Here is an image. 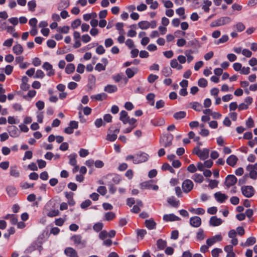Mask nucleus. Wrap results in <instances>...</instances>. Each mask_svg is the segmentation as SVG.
Wrapping results in <instances>:
<instances>
[{
	"label": "nucleus",
	"mask_w": 257,
	"mask_h": 257,
	"mask_svg": "<svg viewBox=\"0 0 257 257\" xmlns=\"http://www.w3.org/2000/svg\"><path fill=\"white\" fill-rule=\"evenodd\" d=\"M209 149L204 148L200 150L199 147H195L193 151V153L197 155L201 160H204L209 157Z\"/></svg>",
	"instance_id": "nucleus-1"
},
{
	"label": "nucleus",
	"mask_w": 257,
	"mask_h": 257,
	"mask_svg": "<svg viewBox=\"0 0 257 257\" xmlns=\"http://www.w3.org/2000/svg\"><path fill=\"white\" fill-rule=\"evenodd\" d=\"M231 21V19L229 17H222L211 22L210 24L211 27H216L224 26L229 24Z\"/></svg>",
	"instance_id": "nucleus-2"
},
{
	"label": "nucleus",
	"mask_w": 257,
	"mask_h": 257,
	"mask_svg": "<svg viewBox=\"0 0 257 257\" xmlns=\"http://www.w3.org/2000/svg\"><path fill=\"white\" fill-rule=\"evenodd\" d=\"M71 240L74 244L79 248H84L86 246L87 241L82 238L80 235H74L71 237Z\"/></svg>",
	"instance_id": "nucleus-3"
},
{
	"label": "nucleus",
	"mask_w": 257,
	"mask_h": 257,
	"mask_svg": "<svg viewBox=\"0 0 257 257\" xmlns=\"http://www.w3.org/2000/svg\"><path fill=\"white\" fill-rule=\"evenodd\" d=\"M241 193L243 196L247 198H250L253 196L255 190L251 186H243L241 187Z\"/></svg>",
	"instance_id": "nucleus-4"
},
{
	"label": "nucleus",
	"mask_w": 257,
	"mask_h": 257,
	"mask_svg": "<svg viewBox=\"0 0 257 257\" xmlns=\"http://www.w3.org/2000/svg\"><path fill=\"white\" fill-rule=\"evenodd\" d=\"M112 126L110 127L108 130V133L106 136V139L110 142H113L117 139V135L119 132V128H115L113 130Z\"/></svg>",
	"instance_id": "nucleus-5"
},
{
	"label": "nucleus",
	"mask_w": 257,
	"mask_h": 257,
	"mask_svg": "<svg viewBox=\"0 0 257 257\" xmlns=\"http://www.w3.org/2000/svg\"><path fill=\"white\" fill-rule=\"evenodd\" d=\"M246 169L249 172V177L250 178L255 180L257 178V163L254 164L248 165Z\"/></svg>",
	"instance_id": "nucleus-6"
},
{
	"label": "nucleus",
	"mask_w": 257,
	"mask_h": 257,
	"mask_svg": "<svg viewBox=\"0 0 257 257\" xmlns=\"http://www.w3.org/2000/svg\"><path fill=\"white\" fill-rule=\"evenodd\" d=\"M148 155L145 153L137 154L135 155V158L134 159V163L137 164L145 162L148 160Z\"/></svg>",
	"instance_id": "nucleus-7"
},
{
	"label": "nucleus",
	"mask_w": 257,
	"mask_h": 257,
	"mask_svg": "<svg viewBox=\"0 0 257 257\" xmlns=\"http://www.w3.org/2000/svg\"><path fill=\"white\" fill-rule=\"evenodd\" d=\"M193 183L189 179H186L183 181L182 184V188L184 192L187 193L193 188Z\"/></svg>",
	"instance_id": "nucleus-8"
},
{
	"label": "nucleus",
	"mask_w": 257,
	"mask_h": 257,
	"mask_svg": "<svg viewBox=\"0 0 257 257\" xmlns=\"http://www.w3.org/2000/svg\"><path fill=\"white\" fill-rule=\"evenodd\" d=\"M9 172L10 175L13 178H18L21 176L20 170L16 165H12L10 167Z\"/></svg>",
	"instance_id": "nucleus-9"
},
{
	"label": "nucleus",
	"mask_w": 257,
	"mask_h": 257,
	"mask_svg": "<svg viewBox=\"0 0 257 257\" xmlns=\"http://www.w3.org/2000/svg\"><path fill=\"white\" fill-rule=\"evenodd\" d=\"M152 181L150 180L145 181L141 184V187L142 189H152L154 190H157L159 189L158 186L156 185H153L152 184Z\"/></svg>",
	"instance_id": "nucleus-10"
},
{
	"label": "nucleus",
	"mask_w": 257,
	"mask_h": 257,
	"mask_svg": "<svg viewBox=\"0 0 257 257\" xmlns=\"http://www.w3.org/2000/svg\"><path fill=\"white\" fill-rule=\"evenodd\" d=\"M222 239V236L220 234H217L207 239L206 244L208 246H210L215 242L221 241Z\"/></svg>",
	"instance_id": "nucleus-11"
},
{
	"label": "nucleus",
	"mask_w": 257,
	"mask_h": 257,
	"mask_svg": "<svg viewBox=\"0 0 257 257\" xmlns=\"http://www.w3.org/2000/svg\"><path fill=\"white\" fill-rule=\"evenodd\" d=\"M237 182V178L233 175H228L225 179V184L227 187L234 185Z\"/></svg>",
	"instance_id": "nucleus-12"
},
{
	"label": "nucleus",
	"mask_w": 257,
	"mask_h": 257,
	"mask_svg": "<svg viewBox=\"0 0 257 257\" xmlns=\"http://www.w3.org/2000/svg\"><path fill=\"white\" fill-rule=\"evenodd\" d=\"M8 131L11 137L16 138L19 136L20 132L17 126L11 125L8 127Z\"/></svg>",
	"instance_id": "nucleus-13"
},
{
	"label": "nucleus",
	"mask_w": 257,
	"mask_h": 257,
	"mask_svg": "<svg viewBox=\"0 0 257 257\" xmlns=\"http://www.w3.org/2000/svg\"><path fill=\"white\" fill-rule=\"evenodd\" d=\"M173 136L165 137L160 139V143L165 147H168L172 145V140Z\"/></svg>",
	"instance_id": "nucleus-14"
},
{
	"label": "nucleus",
	"mask_w": 257,
	"mask_h": 257,
	"mask_svg": "<svg viewBox=\"0 0 257 257\" xmlns=\"http://www.w3.org/2000/svg\"><path fill=\"white\" fill-rule=\"evenodd\" d=\"M190 223L193 227H198L201 224V219L198 216L192 217L190 219Z\"/></svg>",
	"instance_id": "nucleus-15"
},
{
	"label": "nucleus",
	"mask_w": 257,
	"mask_h": 257,
	"mask_svg": "<svg viewBox=\"0 0 257 257\" xmlns=\"http://www.w3.org/2000/svg\"><path fill=\"white\" fill-rule=\"evenodd\" d=\"M223 221L221 218H217L216 216H212L209 220L210 225L212 226H219L222 224Z\"/></svg>",
	"instance_id": "nucleus-16"
},
{
	"label": "nucleus",
	"mask_w": 257,
	"mask_h": 257,
	"mask_svg": "<svg viewBox=\"0 0 257 257\" xmlns=\"http://www.w3.org/2000/svg\"><path fill=\"white\" fill-rule=\"evenodd\" d=\"M214 195L216 200L219 203H223L228 198L227 195L220 192L215 193Z\"/></svg>",
	"instance_id": "nucleus-17"
},
{
	"label": "nucleus",
	"mask_w": 257,
	"mask_h": 257,
	"mask_svg": "<svg viewBox=\"0 0 257 257\" xmlns=\"http://www.w3.org/2000/svg\"><path fill=\"white\" fill-rule=\"evenodd\" d=\"M44 69L48 71L47 75L51 76L54 74V70L52 68V65L48 62H45L43 65Z\"/></svg>",
	"instance_id": "nucleus-18"
},
{
	"label": "nucleus",
	"mask_w": 257,
	"mask_h": 257,
	"mask_svg": "<svg viewBox=\"0 0 257 257\" xmlns=\"http://www.w3.org/2000/svg\"><path fill=\"white\" fill-rule=\"evenodd\" d=\"M237 161V157L234 155H231L229 156L227 159L226 163L228 165L231 167H233L236 165Z\"/></svg>",
	"instance_id": "nucleus-19"
},
{
	"label": "nucleus",
	"mask_w": 257,
	"mask_h": 257,
	"mask_svg": "<svg viewBox=\"0 0 257 257\" xmlns=\"http://www.w3.org/2000/svg\"><path fill=\"white\" fill-rule=\"evenodd\" d=\"M65 253L69 257H78L76 251L72 247H67L65 249Z\"/></svg>",
	"instance_id": "nucleus-20"
},
{
	"label": "nucleus",
	"mask_w": 257,
	"mask_h": 257,
	"mask_svg": "<svg viewBox=\"0 0 257 257\" xmlns=\"http://www.w3.org/2000/svg\"><path fill=\"white\" fill-rule=\"evenodd\" d=\"M70 5L69 0H61L58 4L57 9L58 11H62L67 8Z\"/></svg>",
	"instance_id": "nucleus-21"
},
{
	"label": "nucleus",
	"mask_w": 257,
	"mask_h": 257,
	"mask_svg": "<svg viewBox=\"0 0 257 257\" xmlns=\"http://www.w3.org/2000/svg\"><path fill=\"white\" fill-rule=\"evenodd\" d=\"M163 219L166 221H173L180 220V218L173 214H165L163 216Z\"/></svg>",
	"instance_id": "nucleus-22"
},
{
	"label": "nucleus",
	"mask_w": 257,
	"mask_h": 257,
	"mask_svg": "<svg viewBox=\"0 0 257 257\" xmlns=\"http://www.w3.org/2000/svg\"><path fill=\"white\" fill-rule=\"evenodd\" d=\"M23 48L20 44H17L13 47V51L17 55H21L23 52Z\"/></svg>",
	"instance_id": "nucleus-23"
},
{
	"label": "nucleus",
	"mask_w": 257,
	"mask_h": 257,
	"mask_svg": "<svg viewBox=\"0 0 257 257\" xmlns=\"http://www.w3.org/2000/svg\"><path fill=\"white\" fill-rule=\"evenodd\" d=\"M8 194L10 197L15 196L17 194L16 188L13 186H8L6 188Z\"/></svg>",
	"instance_id": "nucleus-24"
},
{
	"label": "nucleus",
	"mask_w": 257,
	"mask_h": 257,
	"mask_svg": "<svg viewBox=\"0 0 257 257\" xmlns=\"http://www.w3.org/2000/svg\"><path fill=\"white\" fill-rule=\"evenodd\" d=\"M112 78L115 82H118L121 80H123L125 83L127 82V79L121 74L118 73L116 75H113Z\"/></svg>",
	"instance_id": "nucleus-25"
},
{
	"label": "nucleus",
	"mask_w": 257,
	"mask_h": 257,
	"mask_svg": "<svg viewBox=\"0 0 257 257\" xmlns=\"http://www.w3.org/2000/svg\"><path fill=\"white\" fill-rule=\"evenodd\" d=\"M196 238L198 241L203 240L205 238V232L203 229L200 228L198 229L196 232Z\"/></svg>",
	"instance_id": "nucleus-26"
},
{
	"label": "nucleus",
	"mask_w": 257,
	"mask_h": 257,
	"mask_svg": "<svg viewBox=\"0 0 257 257\" xmlns=\"http://www.w3.org/2000/svg\"><path fill=\"white\" fill-rule=\"evenodd\" d=\"M168 203L174 207H177L179 205V201L176 200L174 196L169 197L167 199Z\"/></svg>",
	"instance_id": "nucleus-27"
},
{
	"label": "nucleus",
	"mask_w": 257,
	"mask_h": 257,
	"mask_svg": "<svg viewBox=\"0 0 257 257\" xmlns=\"http://www.w3.org/2000/svg\"><path fill=\"white\" fill-rule=\"evenodd\" d=\"M117 90V86L115 85H107L104 88V91L111 93Z\"/></svg>",
	"instance_id": "nucleus-28"
},
{
	"label": "nucleus",
	"mask_w": 257,
	"mask_h": 257,
	"mask_svg": "<svg viewBox=\"0 0 257 257\" xmlns=\"http://www.w3.org/2000/svg\"><path fill=\"white\" fill-rule=\"evenodd\" d=\"M138 26L142 30H146L150 27L151 23L148 21H143L138 23Z\"/></svg>",
	"instance_id": "nucleus-29"
},
{
	"label": "nucleus",
	"mask_w": 257,
	"mask_h": 257,
	"mask_svg": "<svg viewBox=\"0 0 257 257\" xmlns=\"http://www.w3.org/2000/svg\"><path fill=\"white\" fill-rule=\"evenodd\" d=\"M192 179L196 183H201L203 181L204 178L203 176L200 174H194L192 177Z\"/></svg>",
	"instance_id": "nucleus-30"
},
{
	"label": "nucleus",
	"mask_w": 257,
	"mask_h": 257,
	"mask_svg": "<svg viewBox=\"0 0 257 257\" xmlns=\"http://www.w3.org/2000/svg\"><path fill=\"white\" fill-rule=\"evenodd\" d=\"M186 113L184 111H180L174 113L173 117L175 119H181L186 116Z\"/></svg>",
	"instance_id": "nucleus-31"
},
{
	"label": "nucleus",
	"mask_w": 257,
	"mask_h": 257,
	"mask_svg": "<svg viewBox=\"0 0 257 257\" xmlns=\"http://www.w3.org/2000/svg\"><path fill=\"white\" fill-rule=\"evenodd\" d=\"M156 223L153 219H148L145 221L146 226L149 229H153L155 228Z\"/></svg>",
	"instance_id": "nucleus-32"
},
{
	"label": "nucleus",
	"mask_w": 257,
	"mask_h": 257,
	"mask_svg": "<svg viewBox=\"0 0 257 257\" xmlns=\"http://www.w3.org/2000/svg\"><path fill=\"white\" fill-rule=\"evenodd\" d=\"M137 72V69L136 68H127L125 70V73L128 78H132Z\"/></svg>",
	"instance_id": "nucleus-33"
},
{
	"label": "nucleus",
	"mask_w": 257,
	"mask_h": 257,
	"mask_svg": "<svg viewBox=\"0 0 257 257\" xmlns=\"http://www.w3.org/2000/svg\"><path fill=\"white\" fill-rule=\"evenodd\" d=\"M191 107L194 110L198 111H200L202 110V107L201 104L197 102H194L190 104Z\"/></svg>",
	"instance_id": "nucleus-34"
},
{
	"label": "nucleus",
	"mask_w": 257,
	"mask_h": 257,
	"mask_svg": "<svg viewBox=\"0 0 257 257\" xmlns=\"http://www.w3.org/2000/svg\"><path fill=\"white\" fill-rule=\"evenodd\" d=\"M77 155L76 154H72L70 155L68 157L69 158V164L72 166H75L77 163L76 161Z\"/></svg>",
	"instance_id": "nucleus-35"
},
{
	"label": "nucleus",
	"mask_w": 257,
	"mask_h": 257,
	"mask_svg": "<svg viewBox=\"0 0 257 257\" xmlns=\"http://www.w3.org/2000/svg\"><path fill=\"white\" fill-rule=\"evenodd\" d=\"M146 2L147 4L150 5V8L151 9L155 10L157 9L158 7V3L157 1H153V0H146Z\"/></svg>",
	"instance_id": "nucleus-36"
},
{
	"label": "nucleus",
	"mask_w": 257,
	"mask_h": 257,
	"mask_svg": "<svg viewBox=\"0 0 257 257\" xmlns=\"http://www.w3.org/2000/svg\"><path fill=\"white\" fill-rule=\"evenodd\" d=\"M233 28H235L238 32H242L244 31L245 28L244 24L241 22L237 23L233 26Z\"/></svg>",
	"instance_id": "nucleus-37"
},
{
	"label": "nucleus",
	"mask_w": 257,
	"mask_h": 257,
	"mask_svg": "<svg viewBox=\"0 0 257 257\" xmlns=\"http://www.w3.org/2000/svg\"><path fill=\"white\" fill-rule=\"evenodd\" d=\"M75 70V66L73 64H68L65 69V72L67 74H70L73 73Z\"/></svg>",
	"instance_id": "nucleus-38"
},
{
	"label": "nucleus",
	"mask_w": 257,
	"mask_h": 257,
	"mask_svg": "<svg viewBox=\"0 0 257 257\" xmlns=\"http://www.w3.org/2000/svg\"><path fill=\"white\" fill-rule=\"evenodd\" d=\"M105 219L107 221H110L115 217V214L113 212H108L104 215Z\"/></svg>",
	"instance_id": "nucleus-39"
},
{
	"label": "nucleus",
	"mask_w": 257,
	"mask_h": 257,
	"mask_svg": "<svg viewBox=\"0 0 257 257\" xmlns=\"http://www.w3.org/2000/svg\"><path fill=\"white\" fill-rule=\"evenodd\" d=\"M228 40V36L226 35H223L219 39L215 41L214 43L218 45L220 43H224Z\"/></svg>",
	"instance_id": "nucleus-40"
},
{
	"label": "nucleus",
	"mask_w": 257,
	"mask_h": 257,
	"mask_svg": "<svg viewBox=\"0 0 257 257\" xmlns=\"http://www.w3.org/2000/svg\"><path fill=\"white\" fill-rule=\"evenodd\" d=\"M158 248L160 249H163L167 245V243L165 241L160 239L157 242Z\"/></svg>",
	"instance_id": "nucleus-41"
},
{
	"label": "nucleus",
	"mask_w": 257,
	"mask_h": 257,
	"mask_svg": "<svg viewBox=\"0 0 257 257\" xmlns=\"http://www.w3.org/2000/svg\"><path fill=\"white\" fill-rule=\"evenodd\" d=\"M209 182V183L208 184V187H210L211 189H213L214 188H216L218 186V181L216 180H207Z\"/></svg>",
	"instance_id": "nucleus-42"
},
{
	"label": "nucleus",
	"mask_w": 257,
	"mask_h": 257,
	"mask_svg": "<svg viewBox=\"0 0 257 257\" xmlns=\"http://www.w3.org/2000/svg\"><path fill=\"white\" fill-rule=\"evenodd\" d=\"M28 6L29 7V10L30 11L34 12L35 11V9L36 7V3L35 0H32L28 2Z\"/></svg>",
	"instance_id": "nucleus-43"
},
{
	"label": "nucleus",
	"mask_w": 257,
	"mask_h": 257,
	"mask_svg": "<svg viewBox=\"0 0 257 257\" xmlns=\"http://www.w3.org/2000/svg\"><path fill=\"white\" fill-rule=\"evenodd\" d=\"M204 5L202 7V9L206 12H208L209 11V7L211 5L212 3L211 1L206 0L204 1Z\"/></svg>",
	"instance_id": "nucleus-44"
},
{
	"label": "nucleus",
	"mask_w": 257,
	"mask_h": 257,
	"mask_svg": "<svg viewBox=\"0 0 257 257\" xmlns=\"http://www.w3.org/2000/svg\"><path fill=\"white\" fill-rule=\"evenodd\" d=\"M162 72L165 77H168L171 75L172 70L170 67H167L163 68Z\"/></svg>",
	"instance_id": "nucleus-45"
},
{
	"label": "nucleus",
	"mask_w": 257,
	"mask_h": 257,
	"mask_svg": "<svg viewBox=\"0 0 257 257\" xmlns=\"http://www.w3.org/2000/svg\"><path fill=\"white\" fill-rule=\"evenodd\" d=\"M162 169L163 170H169L171 173H174V169L168 164L165 163L163 165Z\"/></svg>",
	"instance_id": "nucleus-46"
},
{
	"label": "nucleus",
	"mask_w": 257,
	"mask_h": 257,
	"mask_svg": "<svg viewBox=\"0 0 257 257\" xmlns=\"http://www.w3.org/2000/svg\"><path fill=\"white\" fill-rule=\"evenodd\" d=\"M128 115L127 112L125 110H122L120 112L119 119L122 121L124 124H126V121L124 119V118Z\"/></svg>",
	"instance_id": "nucleus-47"
},
{
	"label": "nucleus",
	"mask_w": 257,
	"mask_h": 257,
	"mask_svg": "<svg viewBox=\"0 0 257 257\" xmlns=\"http://www.w3.org/2000/svg\"><path fill=\"white\" fill-rule=\"evenodd\" d=\"M57 31L61 33L67 34L69 31V27L65 26L62 27H59L57 29Z\"/></svg>",
	"instance_id": "nucleus-48"
},
{
	"label": "nucleus",
	"mask_w": 257,
	"mask_h": 257,
	"mask_svg": "<svg viewBox=\"0 0 257 257\" xmlns=\"http://www.w3.org/2000/svg\"><path fill=\"white\" fill-rule=\"evenodd\" d=\"M176 13L179 16H182V19L184 20L186 19V16L184 15L185 9L183 7L179 8L176 10Z\"/></svg>",
	"instance_id": "nucleus-49"
},
{
	"label": "nucleus",
	"mask_w": 257,
	"mask_h": 257,
	"mask_svg": "<svg viewBox=\"0 0 257 257\" xmlns=\"http://www.w3.org/2000/svg\"><path fill=\"white\" fill-rule=\"evenodd\" d=\"M110 177L112 178V181L114 184H117L120 181V177L118 175H110Z\"/></svg>",
	"instance_id": "nucleus-50"
},
{
	"label": "nucleus",
	"mask_w": 257,
	"mask_h": 257,
	"mask_svg": "<svg viewBox=\"0 0 257 257\" xmlns=\"http://www.w3.org/2000/svg\"><path fill=\"white\" fill-rule=\"evenodd\" d=\"M123 26L124 25L122 23H117L116 24V28L119 31V33L120 35H123L124 33V30L123 29Z\"/></svg>",
	"instance_id": "nucleus-51"
},
{
	"label": "nucleus",
	"mask_w": 257,
	"mask_h": 257,
	"mask_svg": "<svg viewBox=\"0 0 257 257\" xmlns=\"http://www.w3.org/2000/svg\"><path fill=\"white\" fill-rule=\"evenodd\" d=\"M155 94L153 93H149L147 96V99L148 100L150 101V104L152 106L154 105L155 101H154V98H155Z\"/></svg>",
	"instance_id": "nucleus-52"
},
{
	"label": "nucleus",
	"mask_w": 257,
	"mask_h": 257,
	"mask_svg": "<svg viewBox=\"0 0 257 257\" xmlns=\"http://www.w3.org/2000/svg\"><path fill=\"white\" fill-rule=\"evenodd\" d=\"M193 51L192 50H186L185 52V54L187 57V61L188 63H190L193 59V56L191 55Z\"/></svg>",
	"instance_id": "nucleus-53"
},
{
	"label": "nucleus",
	"mask_w": 257,
	"mask_h": 257,
	"mask_svg": "<svg viewBox=\"0 0 257 257\" xmlns=\"http://www.w3.org/2000/svg\"><path fill=\"white\" fill-rule=\"evenodd\" d=\"M81 20L80 19H76L71 23V27L75 29L78 28L81 25Z\"/></svg>",
	"instance_id": "nucleus-54"
},
{
	"label": "nucleus",
	"mask_w": 257,
	"mask_h": 257,
	"mask_svg": "<svg viewBox=\"0 0 257 257\" xmlns=\"http://www.w3.org/2000/svg\"><path fill=\"white\" fill-rule=\"evenodd\" d=\"M91 201L89 200H86L81 204V207L82 209H86L91 204Z\"/></svg>",
	"instance_id": "nucleus-55"
},
{
	"label": "nucleus",
	"mask_w": 257,
	"mask_h": 257,
	"mask_svg": "<svg viewBox=\"0 0 257 257\" xmlns=\"http://www.w3.org/2000/svg\"><path fill=\"white\" fill-rule=\"evenodd\" d=\"M222 252V250L221 249L216 248L212 250L211 253L213 257H218L219 253Z\"/></svg>",
	"instance_id": "nucleus-56"
},
{
	"label": "nucleus",
	"mask_w": 257,
	"mask_h": 257,
	"mask_svg": "<svg viewBox=\"0 0 257 257\" xmlns=\"http://www.w3.org/2000/svg\"><path fill=\"white\" fill-rule=\"evenodd\" d=\"M198 84L200 87H205L207 85V81L204 78H200L198 80Z\"/></svg>",
	"instance_id": "nucleus-57"
},
{
	"label": "nucleus",
	"mask_w": 257,
	"mask_h": 257,
	"mask_svg": "<svg viewBox=\"0 0 257 257\" xmlns=\"http://www.w3.org/2000/svg\"><path fill=\"white\" fill-rule=\"evenodd\" d=\"M103 223L101 222H98L95 223L93 226V229L96 231H99L103 227Z\"/></svg>",
	"instance_id": "nucleus-58"
},
{
	"label": "nucleus",
	"mask_w": 257,
	"mask_h": 257,
	"mask_svg": "<svg viewBox=\"0 0 257 257\" xmlns=\"http://www.w3.org/2000/svg\"><path fill=\"white\" fill-rule=\"evenodd\" d=\"M256 239L254 237H249L246 239V243L248 246L253 245L255 243Z\"/></svg>",
	"instance_id": "nucleus-59"
},
{
	"label": "nucleus",
	"mask_w": 257,
	"mask_h": 257,
	"mask_svg": "<svg viewBox=\"0 0 257 257\" xmlns=\"http://www.w3.org/2000/svg\"><path fill=\"white\" fill-rule=\"evenodd\" d=\"M79 155L81 157H85L89 154V151L84 149H81L79 152Z\"/></svg>",
	"instance_id": "nucleus-60"
},
{
	"label": "nucleus",
	"mask_w": 257,
	"mask_h": 257,
	"mask_svg": "<svg viewBox=\"0 0 257 257\" xmlns=\"http://www.w3.org/2000/svg\"><path fill=\"white\" fill-rule=\"evenodd\" d=\"M9 25L6 21L4 20H0V30L1 31H4L6 29L7 27H8Z\"/></svg>",
	"instance_id": "nucleus-61"
},
{
	"label": "nucleus",
	"mask_w": 257,
	"mask_h": 257,
	"mask_svg": "<svg viewBox=\"0 0 257 257\" xmlns=\"http://www.w3.org/2000/svg\"><path fill=\"white\" fill-rule=\"evenodd\" d=\"M158 78V76L151 74L149 75V76L148 77V81L150 83H152L156 80H157Z\"/></svg>",
	"instance_id": "nucleus-62"
},
{
	"label": "nucleus",
	"mask_w": 257,
	"mask_h": 257,
	"mask_svg": "<svg viewBox=\"0 0 257 257\" xmlns=\"http://www.w3.org/2000/svg\"><path fill=\"white\" fill-rule=\"evenodd\" d=\"M95 125L97 127H100L102 125H105V123H104L101 118H97L95 121Z\"/></svg>",
	"instance_id": "nucleus-63"
},
{
	"label": "nucleus",
	"mask_w": 257,
	"mask_h": 257,
	"mask_svg": "<svg viewBox=\"0 0 257 257\" xmlns=\"http://www.w3.org/2000/svg\"><path fill=\"white\" fill-rule=\"evenodd\" d=\"M97 191L102 195H104L107 192L106 189L104 186H99L97 188Z\"/></svg>",
	"instance_id": "nucleus-64"
}]
</instances>
